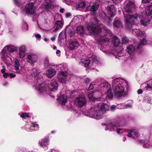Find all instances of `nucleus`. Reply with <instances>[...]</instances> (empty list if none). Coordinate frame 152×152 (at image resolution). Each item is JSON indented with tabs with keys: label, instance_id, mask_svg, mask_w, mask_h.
Wrapping results in <instances>:
<instances>
[{
	"label": "nucleus",
	"instance_id": "09e8293b",
	"mask_svg": "<svg viewBox=\"0 0 152 152\" xmlns=\"http://www.w3.org/2000/svg\"><path fill=\"white\" fill-rule=\"evenodd\" d=\"M94 88V85L93 83H91L89 85V87L88 88V90H92Z\"/></svg>",
	"mask_w": 152,
	"mask_h": 152
},
{
	"label": "nucleus",
	"instance_id": "774afa93",
	"mask_svg": "<svg viewBox=\"0 0 152 152\" xmlns=\"http://www.w3.org/2000/svg\"><path fill=\"white\" fill-rule=\"evenodd\" d=\"M142 90L141 89L138 90L137 91V93L139 94L142 93Z\"/></svg>",
	"mask_w": 152,
	"mask_h": 152
},
{
	"label": "nucleus",
	"instance_id": "cd10ccee",
	"mask_svg": "<svg viewBox=\"0 0 152 152\" xmlns=\"http://www.w3.org/2000/svg\"><path fill=\"white\" fill-rule=\"evenodd\" d=\"M77 32L81 35L86 33V28L83 26L78 27L76 29Z\"/></svg>",
	"mask_w": 152,
	"mask_h": 152
},
{
	"label": "nucleus",
	"instance_id": "f3484780",
	"mask_svg": "<svg viewBox=\"0 0 152 152\" xmlns=\"http://www.w3.org/2000/svg\"><path fill=\"white\" fill-rule=\"evenodd\" d=\"M132 33L136 35L138 37H146V34L143 31H141L139 29H134L132 30Z\"/></svg>",
	"mask_w": 152,
	"mask_h": 152
},
{
	"label": "nucleus",
	"instance_id": "4c0bfd02",
	"mask_svg": "<svg viewBox=\"0 0 152 152\" xmlns=\"http://www.w3.org/2000/svg\"><path fill=\"white\" fill-rule=\"evenodd\" d=\"M91 58L95 63H96L97 64H100V62L99 60V58H97L96 56L92 55L91 57Z\"/></svg>",
	"mask_w": 152,
	"mask_h": 152
},
{
	"label": "nucleus",
	"instance_id": "393cba45",
	"mask_svg": "<svg viewBox=\"0 0 152 152\" xmlns=\"http://www.w3.org/2000/svg\"><path fill=\"white\" fill-rule=\"evenodd\" d=\"M79 45L77 41H72L69 43V47L71 49L73 50L77 48Z\"/></svg>",
	"mask_w": 152,
	"mask_h": 152
},
{
	"label": "nucleus",
	"instance_id": "bb28decb",
	"mask_svg": "<svg viewBox=\"0 0 152 152\" xmlns=\"http://www.w3.org/2000/svg\"><path fill=\"white\" fill-rule=\"evenodd\" d=\"M32 127L30 128L29 127L27 128H27L26 130L28 131H31L33 130V128H34V129L35 130H37L39 129V125L38 124H37L35 122L33 123L32 124Z\"/></svg>",
	"mask_w": 152,
	"mask_h": 152
},
{
	"label": "nucleus",
	"instance_id": "ddd939ff",
	"mask_svg": "<svg viewBox=\"0 0 152 152\" xmlns=\"http://www.w3.org/2000/svg\"><path fill=\"white\" fill-rule=\"evenodd\" d=\"M86 101L84 97H78L75 100V103L76 105L79 107H82L86 104Z\"/></svg>",
	"mask_w": 152,
	"mask_h": 152
},
{
	"label": "nucleus",
	"instance_id": "052dcab7",
	"mask_svg": "<svg viewBox=\"0 0 152 152\" xmlns=\"http://www.w3.org/2000/svg\"><path fill=\"white\" fill-rule=\"evenodd\" d=\"M71 16V14L69 12H68L66 13V18H68Z\"/></svg>",
	"mask_w": 152,
	"mask_h": 152
},
{
	"label": "nucleus",
	"instance_id": "603ef678",
	"mask_svg": "<svg viewBox=\"0 0 152 152\" xmlns=\"http://www.w3.org/2000/svg\"><path fill=\"white\" fill-rule=\"evenodd\" d=\"M117 108H118V109H123V108H124V106L123 105V104H119L117 107Z\"/></svg>",
	"mask_w": 152,
	"mask_h": 152
},
{
	"label": "nucleus",
	"instance_id": "4468645a",
	"mask_svg": "<svg viewBox=\"0 0 152 152\" xmlns=\"http://www.w3.org/2000/svg\"><path fill=\"white\" fill-rule=\"evenodd\" d=\"M64 25V22L62 20H58L56 21L54 26L52 29V31H55L61 29Z\"/></svg>",
	"mask_w": 152,
	"mask_h": 152
},
{
	"label": "nucleus",
	"instance_id": "69168bd1",
	"mask_svg": "<svg viewBox=\"0 0 152 152\" xmlns=\"http://www.w3.org/2000/svg\"><path fill=\"white\" fill-rule=\"evenodd\" d=\"M132 107V105L130 104H126V106H124V108H128V107Z\"/></svg>",
	"mask_w": 152,
	"mask_h": 152
},
{
	"label": "nucleus",
	"instance_id": "49530a36",
	"mask_svg": "<svg viewBox=\"0 0 152 152\" xmlns=\"http://www.w3.org/2000/svg\"><path fill=\"white\" fill-rule=\"evenodd\" d=\"M86 5V3L85 2L83 1L80 2V4H79L78 5V7H81L82 8L85 6Z\"/></svg>",
	"mask_w": 152,
	"mask_h": 152
},
{
	"label": "nucleus",
	"instance_id": "864d4df0",
	"mask_svg": "<svg viewBox=\"0 0 152 152\" xmlns=\"http://www.w3.org/2000/svg\"><path fill=\"white\" fill-rule=\"evenodd\" d=\"M58 70L60 69L61 70H63L64 69V67L62 64H60L58 65Z\"/></svg>",
	"mask_w": 152,
	"mask_h": 152
},
{
	"label": "nucleus",
	"instance_id": "37998d69",
	"mask_svg": "<svg viewBox=\"0 0 152 152\" xmlns=\"http://www.w3.org/2000/svg\"><path fill=\"white\" fill-rule=\"evenodd\" d=\"M122 43L124 44H126L129 43V40L126 37H124L122 39Z\"/></svg>",
	"mask_w": 152,
	"mask_h": 152
},
{
	"label": "nucleus",
	"instance_id": "6ab92c4d",
	"mask_svg": "<svg viewBox=\"0 0 152 152\" xmlns=\"http://www.w3.org/2000/svg\"><path fill=\"white\" fill-rule=\"evenodd\" d=\"M107 12L109 16L112 17L115 15V9L113 5L107 7Z\"/></svg>",
	"mask_w": 152,
	"mask_h": 152
},
{
	"label": "nucleus",
	"instance_id": "bf43d9fd",
	"mask_svg": "<svg viewBox=\"0 0 152 152\" xmlns=\"http://www.w3.org/2000/svg\"><path fill=\"white\" fill-rule=\"evenodd\" d=\"M151 0H142V2L144 3H148L150 2Z\"/></svg>",
	"mask_w": 152,
	"mask_h": 152
},
{
	"label": "nucleus",
	"instance_id": "7c9ffc66",
	"mask_svg": "<svg viewBox=\"0 0 152 152\" xmlns=\"http://www.w3.org/2000/svg\"><path fill=\"white\" fill-rule=\"evenodd\" d=\"M4 48L6 50H7L10 52H13L16 51L17 49L15 47L13 46H7Z\"/></svg>",
	"mask_w": 152,
	"mask_h": 152
},
{
	"label": "nucleus",
	"instance_id": "e2e57ef3",
	"mask_svg": "<svg viewBox=\"0 0 152 152\" xmlns=\"http://www.w3.org/2000/svg\"><path fill=\"white\" fill-rule=\"evenodd\" d=\"M48 152H58V150L56 149H51L50 151H49Z\"/></svg>",
	"mask_w": 152,
	"mask_h": 152
},
{
	"label": "nucleus",
	"instance_id": "a18cd8bd",
	"mask_svg": "<svg viewBox=\"0 0 152 152\" xmlns=\"http://www.w3.org/2000/svg\"><path fill=\"white\" fill-rule=\"evenodd\" d=\"M76 0H63V1L67 4H69L71 3H75Z\"/></svg>",
	"mask_w": 152,
	"mask_h": 152
},
{
	"label": "nucleus",
	"instance_id": "412c9836",
	"mask_svg": "<svg viewBox=\"0 0 152 152\" xmlns=\"http://www.w3.org/2000/svg\"><path fill=\"white\" fill-rule=\"evenodd\" d=\"M56 73V71L51 67H49L46 71V74L47 77L51 78Z\"/></svg>",
	"mask_w": 152,
	"mask_h": 152
},
{
	"label": "nucleus",
	"instance_id": "a19ab883",
	"mask_svg": "<svg viewBox=\"0 0 152 152\" xmlns=\"http://www.w3.org/2000/svg\"><path fill=\"white\" fill-rule=\"evenodd\" d=\"M22 28L23 30L24 31L27 30L28 28V26L27 24L25 22L23 23V25L22 26Z\"/></svg>",
	"mask_w": 152,
	"mask_h": 152
},
{
	"label": "nucleus",
	"instance_id": "9d476101",
	"mask_svg": "<svg viewBox=\"0 0 152 152\" xmlns=\"http://www.w3.org/2000/svg\"><path fill=\"white\" fill-rule=\"evenodd\" d=\"M59 81L62 83H65L69 82V75L66 71H60L58 75Z\"/></svg>",
	"mask_w": 152,
	"mask_h": 152
},
{
	"label": "nucleus",
	"instance_id": "473e14b6",
	"mask_svg": "<svg viewBox=\"0 0 152 152\" xmlns=\"http://www.w3.org/2000/svg\"><path fill=\"white\" fill-rule=\"evenodd\" d=\"M147 41L145 38L142 40L138 44L137 48L138 49H140L142 46L145 45Z\"/></svg>",
	"mask_w": 152,
	"mask_h": 152
},
{
	"label": "nucleus",
	"instance_id": "5701e85b",
	"mask_svg": "<svg viewBox=\"0 0 152 152\" xmlns=\"http://www.w3.org/2000/svg\"><path fill=\"white\" fill-rule=\"evenodd\" d=\"M40 145L42 147H46L49 144L48 138H45L40 140L39 141Z\"/></svg>",
	"mask_w": 152,
	"mask_h": 152
},
{
	"label": "nucleus",
	"instance_id": "a878e982",
	"mask_svg": "<svg viewBox=\"0 0 152 152\" xmlns=\"http://www.w3.org/2000/svg\"><path fill=\"white\" fill-rule=\"evenodd\" d=\"M44 0L45 1L42 4V7L45 9H47L49 8L51 4V0Z\"/></svg>",
	"mask_w": 152,
	"mask_h": 152
},
{
	"label": "nucleus",
	"instance_id": "c85d7f7f",
	"mask_svg": "<svg viewBox=\"0 0 152 152\" xmlns=\"http://www.w3.org/2000/svg\"><path fill=\"white\" fill-rule=\"evenodd\" d=\"M126 51L130 54L133 53L135 51V48L132 45H129L127 48Z\"/></svg>",
	"mask_w": 152,
	"mask_h": 152
},
{
	"label": "nucleus",
	"instance_id": "c756f323",
	"mask_svg": "<svg viewBox=\"0 0 152 152\" xmlns=\"http://www.w3.org/2000/svg\"><path fill=\"white\" fill-rule=\"evenodd\" d=\"M20 66L19 61L18 59H16L15 61L14 67L15 68L16 73L19 72Z\"/></svg>",
	"mask_w": 152,
	"mask_h": 152
},
{
	"label": "nucleus",
	"instance_id": "2f4dec72",
	"mask_svg": "<svg viewBox=\"0 0 152 152\" xmlns=\"http://www.w3.org/2000/svg\"><path fill=\"white\" fill-rule=\"evenodd\" d=\"M143 85L145 86L147 90L149 91L152 90V80H150L148 83L146 84H143Z\"/></svg>",
	"mask_w": 152,
	"mask_h": 152
},
{
	"label": "nucleus",
	"instance_id": "f03ea898",
	"mask_svg": "<svg viewBox=\"0 0 152 152\" xmlns=\"http://www.w3.org/2000/svg\"><path fill=\"white\" fill-rule=\"evenodd\" d=\"M123 13L125 19V26L128 28L130 25L138 24L139 21L138 19V15L132 14L135 11V5L133 1H127L125 2Z\"/></svg>",
	"mask_w": 152,
	"mask_h": 152
},
{
	"label": "nucleus",
	"instance_id": "f704fd0d",
	"mask_svg": "<svg viewBox=\"0 0 152 152\" xmlns=\"http://www.w3.org/2000/svg\"><path fill=\"white\" fill-rule=\"evenodd\" d=\"M114 26L117 28H120L122 26V24L118 20H115L114 23Z\"/></svg>",
	"mask_w": 152,
	"mask_h": 152
},
{
	"label": "nucleus",
	"instance_id": "58836bf2",
	"mask_svg": "<svg viewBox=\"0 0 152 152\" xmlns=\"http://www.w3.org/2000/svg\"><path fill=\"white\" fill-rule=\"evenodd\" d=\"M101 87L102 88H109L110 87V85L107 82L102 83L101 84Z\"/></svg>",
	"mask_w": 152,
	"mask_h": 152
},
{
	"label": "nucleus",
	"instance_id": "c9c22d12",
	"mask_svg": "<svg viewBox=\"0 0 152 152\" xmlns=\"http://www.w3.org/2000/svg\"><path fill=\"white\" fill-rule=\"evenodd\" d=\"M93 93L94 99H97L100 97L101 96V92L99 91H96L93 92Z\"/></svg>",
	"mask_w": 152,
	"mask_h": 152
},
{
	"label": "nucleus",
	"instance_id": "e433bc0d",
	"mask_svg": "<svg viewBox=\"0 0 152 152\" xmlns=\"http://www.w3.org/2000/svg\"><path fill=\"white\" fill-rule=\"evenodd\" d=\"M107 95L110 98H112L114 96V92L113 91V93L110 88L107 90Z\"/></svg>",
	"mask_w": 152,
	"mask_h": 152
},
{
	"label": "nucleus",
	"instance_id": "423d86ee",
	"mask_svg": "<svg viewBox=\"0 0 152 152\" xmlns=\"http://www.w3.org/2000/svg\"><path fill=\"white\" fill-rule=\"evenodd\" d=\"M141 138V139L138 141L140 143L143 144L144 148H148L152 147V133L149 134H145Z\"/></svg>",
	"mask_w": 152,
	"mask_h": 152
},
{
	"label": "nucleus",
	"instance_id": "a211bd4d",
	"mask_svg": "<svg viewBox=\"0 0 152 152\" xmlns=\"http://www.w3.org/2000/svg\"><path fill=\"white\" fill-rule=\"evenodd\" d=\"M58 102L62 106H64L67 102V97L65 95L62 94L57 99Z\"/></svg>",
	"mask_w": 152,
	"mask_h": 152
},
{
	"label": "nucleus",
	"instance_id": "6e6d98bb",
	"mask_svg": "<svg viewBox=\"0 0 152 152\" xmlns=\"http://www.w3.org/2000/svg\"><path fill=\"white\" fill-rule=\"evenodd\" d=\"M13 1L16 5H18L19 4V0H13Z\"/></svg>",
	"mask_w": 152,
	"mask_h": 152
},
{
	"label": "nucleus",
	"instance_id": "6e6552de",
	"mask_svg": "<svg viewBox=\"0 0 152 152\" xmlns=\"http://www.w3.org/2000/svg\"><path fill=\"white\" fill-rule=\"evenodd\" d=\"M22 12L25 15H32L35 14L36 8L34 6V4L29 3L27 4L22 9Z\"/></svg>",
	"mask_w": 152,
	"mask_h": 152
},
{
	"label": "nucleus",
	"instance_id": "13d9d810",
	"mask_svg": "<svg viewBox=\"0 0 152 152\" xmlns=\"http://www.w3.org/2000/svg\"><path fill=\"white\" fill-rule=\"evenodd\" d=\"M3 69L1 70V71L2 73L4 74L5 73V68L4 66H2Z\"/></svg>",
	"mask_w": 152,
	"mask_h": 152
},
{
	"label": "nucleus",
	"instance_id": "b1692460",
	"mask_svg": "<svg viewBox=\"0 0 152 152\" xmlns=\"http://www.w3.org/2000/svg\"><path fill=\"white\" fill-rule=\"evenodd\" d=\"M145 12L146 15L150 16L152 14V5L146 6L145 10Z\"/></svg>",
	"mask_w": 152,
	"mask_h": 152
},
{
	"label": "nucleus",
	"instance_id": "4be33fe9",
	"mask_svg": "<svg viewBox=\"0 0 152 152\" xmlns=\"http://www.w3.org/2000/svg\"><path fill=\"white\" fill-rule=\"evenodd\" d=\"M139 136L136 130H130L128 131L127 136L134 139L137 138Z\"/></svg>",
	"mask_w": 152,
	"mask_h": 152
},
{
	"label": "nucleus",
	"instance_id": "dca6fc26",
	"mask_svg": "<svg viewBox=\"0 0 152 152\" xmlns=\"http://www.w3.org/2000/svg\"><path fill=\"white\" fill-rule=\"evenodd\" d=\"M113 40L114 42V46L116 47L115 49L117 50V53H119L122 51L123 49V48H120V47H118L120 43V41L118 37L116 36L113 37Z\"/></svg>",
	"mask_w": 152,
	"mask_h": 152
},
{
	"label": "nucleus",
	"instance_id": "de8ad7c7",
	"mask_svg": "<svg viewBox=\"0 0 152 152\" xmlns=\"http://www.w3.org/2000/svg\"><path fill=\"white\" fill-rule=\"evenodd\" d=\"M79 18L77 17H75L73 19L72 21L76 24L78 23L77 22H79Z\"/></svg>",
	"mask_w": 152,
	"mask_h": 152
},
{
	"label": "nucleus",
	"instance_id": "8fccbe9b",
	"mask_svg": "<svg viewBox=\"0 0 152 152\" xmlns=\"http://www.w3.org/2000/svg\"><path fill=\"white\" fill-rule=\"evenodd\" d=\"M101 14L102 15V18H104L105 19H107L108 18V17L107 16L106 14L104 12H102Z\"/></svg>",
	"mask_w": 152,
	"mask_h": 152
},
{
	"label": "nucleus",
	"instance_id": "ea45409f",
	"mask_svg": "<svg viewBox=\"0 0 152 152\" xmlns=\"http://www.w3.org/2000/svg\"><path fill=\"white\" fill-rule=\"evenodd\" d=\"M51 16L53 17V19L56 20H61L62 18V16L59 13L57 14L56 15L55 17H54L53 15V14H52Z\"/></svg>",
	"mask_w": 152,
	"mask_h": 152
},
{
	"label": "nucleus",
	"instance_id": "f257e3e1",
	"mask_svg": "<svg viewBox=\"0 0 152 152\" xmlns=\"http://www.w3.org/2000/svg\"><path fill=\"white\" fill-rule=\"evenodd\" d=\"M87 27L89 33L92 34L96 33L95 39L101 45H107L112 35L110 30L96 18L94 19L91 23L87 24Z\"/></svg>",
	"mask_w": 152,
	"mask_h": 152
},
{
	"label": "nucleus",
	"instance_id": "5fc2aeb1",
	"mask_svg": "<svg viewBox=\"0 0 152 152\" xmlns=\"http://www.w3.org/2000/svg\"><path fill=\"white\" fill-rule=\"evenodd\" d=\"M91 81V80L90 79L88 78H86L84 80V82H85L86 83H89L90 81Z\"/></svg>",
	"mask_w": 152,
	"mask_h": 152
},
{
	"label": "nucleus",
	"instance_id": "1a4fd4ad",
	"mask_svg": "<svg viewBox=\"0 0 152 152\" xmlns=\"http://www.w3.org/2000/svg\"><path fill=\"white\" fill-rule=\"evenodd\" d=\"M99 2L98 1H94L93 4L91 3L86 7V11L91 12V14L95 16L96 14V11L99 7Z\"/></svg>",
	"mask_w": 152,
	"mask_h": 152
},
{
	"label": "nucleus",
	"instance_id": "3c124183",
	"mask_svg": "<svg viewBox=\"0 0 152 152\" xmlns=\"http://www.w3.org/2000/svg\"><path fill=\"white\" fill-rule=\"evenodd\" d=\"M89 98L90 100H93L94 99L93 96V93H90L88 94V95Z\"/></svg>",
	"mask_w": 152,
	"mask_h": 152
},
{
	"label": "nucleus",
	"instance_id": "9b49d317",
	"mask_svg": "<svg viewBox=\"0 0 152 152\" xmlns=\"http://www.w3.org/2000/svg\"><path fill=\"white\" fill-rule=\"evenodd\" d=\"M90 62L91 61L88 58H84L81 60L80 64L82 66H84L85 67H87L88 69L93 70L95 69L94 66L93 65L94 64H91Z\"/></svg>",
	"mask_w": 152,
	"mask_h": 152
},
{
	"label": "nucleus",
	"instance_id": "c03bdc74",
	"mask_svg": "<svg viewBox=\"0 0 152 152\" xmlns=\"http://www.w3.org/2000/svg\"><path fill=\"white\" fill-rule=\"evenodd\" d=\"M20 117L23 118H25L26 117H29V113H22L20 115Z\"/></svg>",
	"mask_w": 152,
	"mask_h": 152
},
{
	"label": "nucleus",
	"instance_id": "4d7b16f0",
	"mask_svg": "<svg viewBox=\"0 0 152 152\" xmlns=\"http://www.w3.org/2000/svg\"><path fill=\"white\" fill-rule=\"evenodd\" d=\"M34 36L37 38L39 39L41 38L40 35L39 34H35Z\"/></svg>",
	"mask_w": 152,
	"mask_h": 152
},
{
	"label": "nucleus",
	"instance_id": "20e7f679",
	"mask_svg": "<svg viewBox=\"0 0 152 152\" xmlns=\"http://www.w3.org/2000/svg\"><path fill=\"white\" fill-rule=\"evenodd\" d=\"M58 86V83L56 82H52L46 85L41 80H38L36 84L34 85V87L38 90L39 94H44L45 93L50 94L49 91L51 93L55 92L57 90Z\"/></svg>",
	"mask_w": 152,
	"mask_h": 152
},
{
	"label": "nucleus",
	"instance_id": "680f3d73",
	"mask_svg": "<svg viewBox=\"0 0 152 152\" xmlns=\"http://www.w3.org/2000/svg\"><path fill=\"white\" fill-rule=\"evenodd\" d=\"M10 78H14L16 76V75L15 74H13L12 73H10Z\"/></svg>",
	"mask_w": 152,
	"mask_h": 152
},
{
	"label": "nucleus",
	"instance_id": "2eb2a0df",
	"mask_svg": "<svg viewBox=\"0 0 152 152\" xmlns=\"http://www.w3.org/2000/svg\"><path fill=\"white\" fill-rule=\"evenodd\" d=\"M138 17H139V19L140 21V22L141 25L146 26L150 23V21L147 17H144L142 15H140L139 17L138 15Z\"/></svg>",
	"mask_w": 152,
	"mask_h": 152
},
{
	"label": "nucleus",
	"instance_id": "0e129e2a",
	"mask_svg": "<svg viewBox=\"0 0 152 152\" xmlns=\"http://www.w3.org/2000/svg\"><path fill=\"white\" fill-rule=\"evenodd\" d=\"M45 22L47 24H49L50 22V20H48V19H45Z\"/></svg>",
	"mask_w": 152,
	"mask_h": 152
},
{
	"label": "nucleus",
	"instance_id": "7ed1b4c3",
	"mask_svg": "<svg viewBox=\"0 0 152 152\" xmlns=\"http://www.w3.org/2000/svg\"><path fill=\"white\" fill-rule=\"evenodd\" d=\"M114 96L119 98L125 96L128 91V83L121 78L114 79L112 83Z\"/></svg>",
	"mask_w": 152,
	"mask_h": 152
},
{
	"label": "nucleus",
	"instance_id": "0eeeda50",
	"mask_svg": "<svg viewBox=\"0 0 152 152\" xmlns=\"http://www.w3.org/2000/svg\"><path fill=\"white\" fill-rule=\"evenodd\" d=\"M124 125V124L121 122L117 123L115 124L112 123L108 124L106 125V127L105 129L106 131L109 130L110 131H115L117 133L121 134L123 132L122 129L120 127Z\"/></svg>",
	"mask_w": 152,
	"mask_h": 152
},
{
	"label": "nucleus",
	"instance_id": "f8f14e48",
	"mask_svg": "<svg viewBox=\"0 0 152 152\" xmlns=\"http://www.w3.org/2000/svg\"><path fill=\"white\" fill-rule=\"evenodd\" d=\"M28 62L32 65L37 61L38 56L36 54L34 53H31L27 55Z\"/></svg>",
	"mask_w": 152,
	"mask_h": 152
},
{
	"label": "nucleus",
	"instance_id": "338daca9",
	"mask_svg": "<svg viewBox=\"0 0 152 152\" xmlns=\"http://www.w3.org/2000/svg\"><path fill=\"white\" fill-rule=\"evenodd\" d=\"M115 107H116L115 105H113L111 107L110 109L111 110H113L114 109H115Z\"/></svg>",
	"mask_w": 152,
	"mask_h": 152
},
{
	"label": "nucleus",
	"instance_id": "79ce46f5",
	"mask_svg": "<svg viewBox=\"0 0 152 152\" xmlns=\"http://www.w3.org/2000/svg\"><path fill=\"white\" fill-rule=\"evenodd\" d=\"M49 62L48 59L46 58H45L44 61V64L45 67H47L49 65Z\"/></svg>",
	"mask_w": 152,
	"mask_h": 152
},
{
	"label": "nucleus",
	"instance_id": "72a5a7b5",
	"mask_svg": "<svg viewBox=\"0 0 152 152\" xmlns=\"http://www.w3.org/2000/svg\"><path fill=\"white\" fill-rule=\"evenodd\" d=\"M6 50L4 48L1 51V58L4 60L6 59L8 56V54L6 53Z\"/></svg>",
	"mask_w": 152,
	"mask_h": 152
},
{
	"label": "nucleus",
	"instance_id": "aec40b11",
	"mask_svg": "<svg viewBox=\"0 0 152 152\" xmlns=\"http://www.w3.org/2000/svg\"><path fill=\"white\" fill-rule=\"evenodd\" d=\"M26 47L24 45L20 46L19 49V57L20 58H23L25 55Z\"/></svg>",
	"mask_w": 152,
	"mask_h": 152
},
{
	"label": "nucleus",
	"instance_id": "39448f33",
	"mask_svg": "<svg viewBox=\"0 0 152 152\" xmlns=\"http://www.w3.org/2000/svg\"><path fill=\"white\" fill-rule=\"evenodd\" d=\"M108 109V106L106 104L99 103L97 106L92 110L90 114L91 117L96 119H99L102 117L103 113Z\"/></svg>",
	"mask_w": 152,
	"mask_h": 152
}]
</instances>
